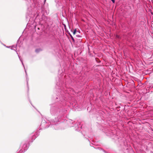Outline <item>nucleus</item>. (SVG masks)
<instances>
[{"mask_svg": "<svg viewBox=\"0 0 153 153\" xmlns=\"http://www.w3.org/2000/svg\"><path fill=\"white\" fill-rule=\"evenodd\" d=\"M76 30H75L74 31H73V33L74 34H75L76 33Z\"/></svg>", "mask_w": 153, "mask_h": 153, "instance_id": "nucleus-1", "label": "nucleus"}, {"mask_svg": "<svg viewBox=\"0 0 153 153\" xmlns=\"http://www.w3.org/2000/svg\"><path fill=\"white\" fill-rule=\"evenodd\" d=\"M71 38H72V40H73L74 41V38H73V37L72 36H71Z\"/></svg>", "mask_w": 153, "mask_h": 153, "instance_id": "nucleus-2", "label": "nucleus"}, {"mask_svg": "<svg viewBox=\"0 0 153 153\" xmlns=\"http://www.w3.org/2000/svg\"><path fill=\"white\" fill-rule=\"evenodd\" d=\"M111 0L113 2V3H114L115 1L114 0Z\"/></svg>", "mask_w": 153, "mask_h": 153, "instance_id": "nucleus-3", "label": "nucleus"}, {"mask_svg": "<svg viewBox=\"0 0 153 153\" xmlns=\"http://www.w3.org/2000/svg\"><path fill=\"white\" fill-rule=\"evenodd\" d=\"M21 61V62H22V64L24 65V64H23V63L22 61Z\"/></svg>", "mask_w": 153, "mask_h": 153, "instance_id": "nucleus-4", "label": "nucleus"}, {"mask_svg": "<svg viewBox=\"0 0 153 153\" xmlns=\"http://www.w3.org/2000/svg\"><path fill=\"white\" fill-rule=\"evenodd\" d=\"M36 52H37V50H36Z\"/></svg>", "mask_w": 153, "mask_h": 153, "instance_id": "nucleus-5", "label": "nucleus"}]
</instances>
